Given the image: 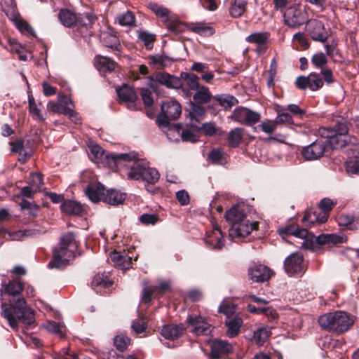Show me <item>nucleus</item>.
Listing matches in <instances>:
<instances>
[{"label":"nucleus","instance_id":"1","mask_svg":"<svg viewBox=\"0 0 359 359\" xmlns=\"http://www.w3.org/2000/svg\"><path fill=\"white\" fill-rule=\"evenodd\" d=\"M1 309V316L13 329H17L19 320L27 325H31L35 321L34 312L27 307L24 298H18L13 304L3 303Z\"/></svg>","mask_w":359,"mask_h":359},{"label":"nucleus","instance_id":"2","mask_svg":"<svg viewBox=\"0 0 359 359\" xmlns=\"http://www.w3.org/2000/svg\"><path fill=\"white\" fill-rule=\"evenodd\" d=\"M318 322L323 330L338 334L348 331L353 324L350 316L341 311L325 313Z\"/></svg>","mask_w":359,"mask_h":359},{"label":"nucleus","instance_id":"3","mask_svg":"<svg viewBox=\"0 0 359 359\" xmlns=\"http://www.w3.org/2000/svg\"><path fill=\"white\" fill-rule=\"evenodd\" d=\"M90 154L92 155L94 161H102L104 158L107 160V163L111 168H118V165L122 161H130L134 156L128 154H105L104 151L98 144H93L89 147Z\"/></svg>","mask_w":359,"mask_h":359},{"label":"nucleus","instance_id":"4","mask_svg":"<svg viewBox=\"0 0 359 359\" xmlns=\"http://www.w3.org/2000/svg\"><path fill=\"white\" fill-rule=\"evenodd\" d=\"M182 114L181 104L177 100H168L161 104V113L157 117L160 126H168L170 121L177 119Z\"/></svg>","mask_w":359,"mask_h":359},{"label":"nucleus","instance_id":"5","mask_svg":"<svg viewBox=\"0 0 359 359\" xmlns=\"http://www.w3.org/2000/svg\"><path fill=\"white\" fill-rule=\"evenodd\" d=\"M348 123L345 121L337 123V133L332 140H326L334 149L342 148L348 144H355L357 139L355 136L348 135Z\"/></svg>","mask_w":359,"mask_h":359},{"label":"nucleus","instance_id":"6","mask_svg":"<svg viewBox=\"0 0 359 359\" xmlns=\"http://www.w3.org/2000/svg\"><path fill=\"white\" fill-rule=\"evenodd\" d=\"M74 257V249L57 247L53 251V258L48 264L50 268L61 269L69 264Z\"/></svg>","mask_w":359,"mask_h":359},{"label":"nucleus","instance_id":"7","mask_svg":"<svg viewBox=\"0 0 359 359\" xmlns=\"http://www.w3.org/2000/svg\"><path fill=\"white\" fill-rule=\"evenodd\" d=\"M320 74L311 73L308 76H300L295 81L296 86L300 90L309 88L313 91L318 90L323 86L324 82Z\"/></svg>","mask_w":359,"mask_h":359},{"label":"nucleus","instance_id":"8","mask_svg":"<svg viewBox=\"0 0 359 359\" xmlns=\"http://www.w3.org/2000/svg\"><path fill=\"white\" fill-rule=\"evenodd\" d=\"M306 32L314 41L325 42L328 37V33L324 24L318 20L311 19L306 24Z\"/></svg>","mask_w":359,"mask_h":359},{"label":"nucleus","instance_id":"9","mask_svg":"<svg viewBox=\"0 0 359 359\" xmlns=\"http://www.w3.org/2000/svg\"><path fill=\"white\" fill-rule=\"evenodd\" d=\"M307 20V13L299 7H291L284 13V20L290 27H298Z\"/></svg>","mask_w":359,"mask_h":359},{"label":"nucleus","instance_id":"10","mask_svg":"<svg viewBox=\"0 0 359 359\" xmlns=\"http://www.w3.org/2000/svg\"><path fill=\"white\" fill-rule=\"evenodd\" d=\"M231 118L240 123L252 125L259 121L260 114L245 107H239L234 109Z\"/></svg>","mask_w":359,"mask_h":359},{"label":"nucleus","instance_id":"11","mask_svg":"<svg viewBox=\"0 0 359 359\" xmlns=\"http://www.w3.org/2000/svg\"><path fill=\"white\" fill-rule=\"evenodd\" d=\"M259 227L258 222H250L248 219H245L238 224H234L229 231V236L232 238H245L252 231L257 230Z\"/></svg>","mask_w":359,"mask_h":359},{"label":"nucleus","instance_id":"12","mask_svg":"<svg viewBox=\"0 0 359 359\" xmlns=\"http://www.w3.org/2000/svg\"><path fill=\"white\" fill-rule=\"evenodd\" d=\"M248 276L251 280L255 283H264L268 281L273 275V272L266 266L255 263L248 269Z\"/></svg>","mask_w":359,"mask_h":359},{"label":"nucleus","instance_id":"13","mask_svg":"<svg viewBox=\"0 0 359 359\" xmlns=\"http://www.w3.org/2000/svg\"><path fill=\"white\" fill-rule=\"evenodd\" d=\"M311 62L316 67L321 69L320 74L327 84L330 85L334 81L332 70L325 68L327 63V58L324 53H318L313 55Z\"/></svg>","mask_w":359,"mask_h":359},{"label":"nucleus","instance_id":"14","mask_svg":"<svg viewBox=\"0 0 359 359\" xmlns=\"http://www.w3.org/2000/svg\"><path fill=\"white\" fill-rule=\"evenodd\" d=\"M327 147L326 141H316L305 147L302 155L306 160H316L322 157Z\"/></svg>","mask_w":359,"mask_h":359},{"label":"nucleus","instance_id":"15","mask_svg":"<svg viewBox=\"0 0 359 359\" xmlns=\"http://www.w3.org/2000/svg\"><path fill=\"white\" fill-rule=\"evenodd\" d=\"M304 258L299 253H292L288 256L284 262V267L287 273L293 274L300 273L303 271Z\"/></svg>","mask_w":359,"mask_h":359},{"label":"nucleus","instance_id":"16","mask_svg":"<svg viewBox=\"0 0 359 359\" xmlns=\"http://www.w3.org/2000/svg\"><path fill=\"white\" fill-rule=\"evenodd\" d=\"M210 347V357L212 359H219L222 355L233 351L232 345L226 341L222 339L213 340L211 342Z\"/></svg>","mask_w":359,"mask_h":359},{"label":"nucleus","instance_id":"17","mask_svg":"<svg viewBox=\"0 0 359 359\" xmlns=\"http://www.w3.org/2000/svg\"><path fill=\"white\" fill-rule=\"evenodd\" d=\"M187 322L191 327V331L197 335L208 334L212 330L210 325L201 316L189 317Z\"/></svg>","mask_w":359,"mask_h":359},{"label":"nucleus","instance_id":"18","mask_svg":"<svg viewBox=\"0 0 359 359\" xmlns=\"http://www.w3.org/2000/svg\"><path fill=\"white\" fill-rule=\"evenodd\" d=\"M86 194L90 201L97 202L104 201L106 195L104 187L100 182H91L86 188Z\"/></svg>","mask_w":359,"mask_h":359},{"label":"nucleus","instance_id":"19","mask_svg":"<svg viewBox=\"0 0 359 359\" xmlns=\"http://www.w3.org/2000/svg\"><path fill=\"white\" fill-rule=\"evenodd\" d=\"M154 81L169 88H179L182 86V82L180 78L164 72L156 73Z\"/></svg>","mask_w":359,"mask_h":359},{"label":"nucleus","instance_id":"20","mask_svg":"<svg viewBox=\"0 0 359 359\" xmlns=\"http://www.w3.org/2000/svg\"><path fill=\"white\" fill-rule=\"evenodd\" d=\"M129 155L134 156L130 161H122L119 166H128L130 168V170L128 172V178L133 180H140L142 177V173L144 170V166L142 163L139 161H135L131 165H128L127 163H131L135 159V155L132 154H128Z\"/></svg>","mask_w":359,"mask_h":359},{"label":"nucleus","instance_id":"21","mask_svg":"<svg viewBox=\"0 0 359 359\" xmlns=\"http://www.w3.org/2000/svg\"><path fill=\"white\" fill-rule=\"evenodd\" d=\"M205 243L210 248L221 249L224 245L223 234L221 229L217 226L214 227L210 232L207 233Z\"/></svg>","mask_w":359,"mask_h":359},{"label":"nucleus","instance_id":"22","mask_svg":"<svg viewBox=\"0 0 359 359\" xmlns=\"http://www.w3.org/2000/svg\"><path fill=\"white\" fill-rule=\"evenodd\" d=\"M116 92L119 99L124 102H129L128 108L134 109V102L137 99V95L134 91V89L128 85H123L121 87L116 89Z\"/></svg>","mask_w":359,"mask_h":359},{"label":"nucleus","instance_id":"23","mask_svg":"<svg viewBox=\"0 0 359 359\" xmlns=\"http://www.w3.org/2000/svg\"><path fill=\"white\" fill-rule=\"evenodd\" d=\"M226 221L233 227L234 224H238L241 222L246 219L245 209L239 205L233 206L225 213Z\"/></svg>","mask_w":359,"mask_h":359},{"label":"nucleus","instance_id":"24","mask_svg":"<svg viewBox=\"0 0 359 359\" xmlns=\"http://www.w3.org/2000/svg\"><path fill=\"white\" fill-rule=\"evenodd\" d=\"M347 236L343 233H330V234H320L316 238V241L319 245L325 244H339L344 243L347 241Z\"/></svg>","mask_w":359,"mask_h":359},{"label":"nucleus","instance_id":"25","mask_svg":"<svg viewBox=\"0 0 359 359\" xmlns=\"http://www.w3.org/2000/svg\"><path fill=\"white\" fill-rule=\"evenodd\" d=\"M11 151L19 155L18 161L22 163H26L31 156V154L28 151L24 145V140L18 139L16 141L11 142Z\"/></svg>","mask_w":359,"mask_h":359},{"label":"nucleus","instance_id":"26","mask_svg":"<svg viewBox=\"0 0 359 359\" xmlns=\"http://www.w3.org/2000/svg\"><path fill=\"white\" fill-rule=\"evenodd\" d=\"M214 96L209 88L205 86H199L193 95V100L196 104H205L213 100Z\"/></svg>","mask_w":359,"mask_h":359},{"label":"nucleus","instance_id":"27","mask_svg":"<svg viewBox=\"0 0 359 359\" xmlns=\"http://www.w3.org/2000/svg\"><path fill=\"white\" fill-rule=\"evenodd\" d=\"M100 39L102 43L108 48L113 50H119L121 47L120 41L116 33L111 29L104 31L100 34Z\"/></svg>","mask_w":359,"mask_h":359},{"label":"nucleus","instance_id":"28","mask_svg":"<svg viewBox=\"0 0 359 359\" xmlns=\"http://www.w3.org/2000/svg\"><path fill=\"white\" fill-rule=\"evenodd\" d=\"M337 220L339 226H345L349 230L359 229V215L341 214Z\"/></svg>","mask_w":359,"mask_h":359},{"label":"nucleus","instance_id":"29","mask_svg":"<svg viewBox=\"0 0 359 359\" xmlns=\"http://www.w3.org/2000/svg\"><path fill=\"white\" fill-rule=\"evenodd\" d=\"M281 236L292 235L299 238H305L308 236V231L305 228H300L298 224H292L278 229Z\"/></svg>","mask_w":359,"mask_h":359},{"label":"nucleus","instance_id":"30","mask_svg":"<svg viewBox=\"0 0 359 359\" xmlns=\"http://www.w3.org/2000/svg\"><path fill=\"white\" fill-rule=\"evenodd\" d=\"M95 66L100 72H111L116 67V63L111 59L102 55H96L95 57Z\"/></svg>","mask_w":359,"mask_h":359},{"label":"nucleus","instance_id":"31","mask_svg":"<svg viewBox=\"0 0 359 359\" xmlns=\"http://www.w3.org/2000/svg\"><path fill=\"white\" fill-rule=\"evenodd\" d=\"M110 259L116 266L121 269H128L132 264V259L128 255L116 251L110 254Z\"/></svg>","mask_w":359,"mask_h":359},{"label":"nucleus","instance_id":"32","mask_svg":"<svg viewBox=\"0 0 359 359\" xmlns=\"http://www.w3.org/2000/svg\"><path fill=\"white\" fill-rule=\"evenodd\" d=\"M161 333L165 338L174 340L182 336L183 328L180 325H166L162 327Z\"/></svg>","mask_w":359,"mask_h":359},{"label":"nucleus","instance_id":"33","mask_svg":"<svg viewBox=\"0 0 359 359\" xmlns=\"http://www.w3.org/2000/svg\"><path fill=\"white\" fill-rule=\"evenodd\" d=\"M269 36L268 32H255L247 36L245 40L248 43L257 45L259 47L258 51L263 53L265 50H262V46L266 44Z\"/></svg>","mask_w":359,"mask_h":359},{"label":"nucleus","instance_id":"34","mask_svg":"<svg viewBox=\"0 0 359 359\" xmlns=\"http://www.w3.org/2000/svg\"><path fill=\"white\" fill-rule=\"evenodd\" d=\"M225 325L227 327V335L230 337H234L239 333L240 328L243 325V320L238 316H235L226 319Z\"/></svg>","mask_w":359,"mask_h":359},{"label":"nucleus","instance_id":"35","mask_svg":"<svg viewBox=\"0 0 359 359\" xmlns=\"http://www.w3.org/2000/svg\"><path fill=\"white\" fill-rule=\"evenodd\" d=\"M148 8L159 18L162 20L163 24H165L172 15L171 11L156 3H149Z\"/></svg>","mask_w":359,"mask_h":359},{"label":"nucleus","instance_id":"36","mask_svg":"<svg viewBox=\"0 0 359 359\" xmlns=\"http://www.w3.org/2000/svg\"><path fill=\"white\" fill-rule=\"evenodd\" d=\"M4 290L1 295L8 294L15 297L21 293L23 290V285L19 280H12L4 285Z\"/></svg>","mask_w":359,"mask_h":359},{"label":"nucleus","instance_id":"37","mask_svg":"<svg viewBox=\"0 0 359 359\" xmlns=\"http://www.w3.org/2000/svg\"><path fill=\"white\" fill-rule=\"evenodd\" d=\"M125 200V194L115 189L106 191V195L104 198V202L116 205L122 203Z\"/></svg>","mask_w":359,"mask_h":359},{"label":"nucleus","instance_id":"38","mask_svg":"<svg viewBox=\"0 0 359 359\" xmlns=\"http://www.w3.org/2000/svg\"><path fill=\"white\" fill-rule=\"evenodd\" d=\"M61 23L67 27L74 26L77 22V16L68 9H62L58 14Z\"/></svg>","mask_w":359,"mask_h":359},{"label":"nucleus","instance_id":"39","mask_svg":"<svg viewBox=\"0 0 359 359\" xmlns=\"http://www.w3.org/2000/svg\"><path fill=\"white\" fill-rule=\"evenodd\" d=\"M328 216L323 215L319 217L316 212L306 211L302 218V222L306 225L313 224L316 223L323 224L327 220Z\"/></svg>","mask_w":359,"mask_h":359},{"label":"nucleus","instance_id":"40","mask_svg":"<svg viewBox=\"0 0 359 359\" xmlns=\"http://www.w3.org/2000/svg\"><path fill=\"white\" fill-rule=\"evenodd\" d=\"M213 100L225 109H231L238 103V100L230 95H215L213 97Z\"/></svg>","mask_w":359,"mask_h":359},{"label":"nucleus","instance_id":"41","mask_svg":"<svg viewBox=\"0 0 359 359\" xmlns=\"http://www.w3.org/2000/svg\"><path fill=\"white\" fill-rule=\"evenodd\" d=\"M61 210L67 215H79L82 212V207L78 202L68 200L62 203Z\"/></svg>","mask_w":359,"mask_h":359},{"label":"nucleus","instance_id":"42","mask_svg":"<svg viewBox=\"0 0 359 359\" xmlns=\"http://www.w3.org/2000/svg\"><path fill=\"white\" fill-rule=\"evenodd\" d=\"M113 282L109 278L106 273H97L93 278L91 282L92 287L107 288L110 287Z\"/></svg>","mask_w":359,"mask_h":359},{"label":"nucleus","instance_id":"43","mask_svg":"<svg viewBox=\"0 0 359 359\" xmlns=\"http://www.w3.org/2000/svg\"><path fill=\"white\" fill-rule=\"evenodd\" d=\"M247 4V0H233L229 9L231 15L233 18L243 15L246 11Z\"/></svg>","mask_w":359,"mask_h":359},{"label":"nucleus","instance_id":"44","mask_svg":"<svg viewBox=\"0 0 359 359\" xmlns=\"http://www.w3.org/2000/svg\"><path fill=\"white\" fill-rule=\"evenodd\" d=\"M181 81H184V85L187 86L190 90H195L199 86V77L194 74H189L187 72L181 73Z\"/></svg>","mask_w":359,"mask_h":359},{"label":"nucleus","instance_id":"45","mask_svg":"<svg viewBox=\"0 0 359 359\" xmlns=\"http://www.w3.org/2000/svg\"><path fill=\"white\" fill-rule=\"evenodd\" d=\"M201 105L202 104H196L195 102L191 104V111L189 114L191 117L190 126L194 128H198V126L194 123V121L198 122V120L197 118L201 117L205 114V109Z\"/></svg>","mask_w":359,"mask_h":359},{"label":"nucleus","instance_id":"46","mask_svg":"<svg viewBox=\"0 0 359 359\" xmlns=\"http://www.w3.org/2000/svg\"><path fill=\"white\" fill-rule=\"evenodd\" d=\"M159 178L160 174L156 169L144 166V170L143 171L142 177L140 180L149 184H155L158 181Z\"/></svg>","mask_w":359,"mask_h":359},{"label":"nucleus","instance_id":"47","mask_svg":"<svg viewBox=\"0 0 359 359\" xmlns=\"http://www.w3.org/2000/svg\"><path fill=\"white\" fill-rule=\"evenodd\" d=\"M244 130L241 128H236L231 130L228 134V142L231 147H237L240 144Z\"/></svg>","mask_w":359,"mask_h":359},{"label":"nucleus","instance_id":"48","mask_svg":"<svg viewBox=\"0 0 359 359\" xmlns=\"http://www.w3.org/2000/svg\"><path fill=\"white\" fill-rule=\"evenodd\" d=\"M271 335V330L266 327L258 328L253 334V339L259 346H262Z\"/></svg>","mask_w":359,"mask_h":359},{"label":"nucleus","instance_id":"49","mask_svg":"<svg viewBox=\"0 0 359 359\" xmlns=\"http://www.w3.org/2000/svg\"><path fill=\"white\" fill-rule=\"evenodd\" d=\"M164 25L170 31L175 34L183 32L186 28V26L172 15Z\"/></svg>","mask_w":359,"mask_h":359},{"label":"nucleus","instance_id":"50","mask_svg":"<svg viewBox=\"0 0 359 359\" xmlns=\"http://www.w3.org/2000/svg\"><path fill=\"white\" fill-rule=\"evenodd\" d=\"M48 108L53 113L65 114L67 116H72V108L70 107H65L62 104L50 102L48 104Z\"/></svg>","mask_w":359,"mask_h":359},{"label":"nucleus","instance_id":"51","mask_svg":"<svg viewBox=\"0 0 359 359\" xmlns=\"http://www.w3.org/2000/svg\"><path fill=\"white\" fill-rule=\"evenodd\" d=\"M149 60V64L156 66L157 69H163L170 63L168 57L159 55L151 56Z\"/></svg>","mask_w":359,"mask_h":359},{"label":"nucleus","instance_id":"52","mask_svg":"<svg viewBox=\"0 0 359 359\" xmlns=\"http://www.w3.org/2000/svg\"><path fill=\"white\" fill-rule=\"evenodd\" d=\"M29 101V113L32 115L33 118L39 121H42L44 120L42 114H41L40 110L37 108V104L35 102L34 97L32 95H29L28 97Z\"/></svg>","mask_w":359,"mask_h":359},{"label":"nucleus","instance_id":"53","mask_svg":"<svg viewBox=\"0 0 359 359\" xmlns=\"http://www.w3.org/2000/svg\"><path fill=\"white\" fill-rule=\"evenodd\" d=\"M58 246L74 249V250L76 245L74 233L72 232H68L64 234L60 238V241Z\"/></svg>","mask_w":359,"mask_h":359},{"label":"nucleus","instance_id":"54","mask_svg":"<svg viewBox=\"0 0 359 359\" xmlns=\"http://www.w3.org/2000/svg\"><path fill=\"white\" fill-rule=\"evenodd\" d=\"M193 32L203 36H210L215 33V30L212 27L196 25L189 27Z\"/></svg>","mask_w":359,"mask_h":359},{"label":"nucleus","instance_id":"55","mask_svg":"<svg viewBox=\"0 0 359 359\" xmlns=\"http://www.w3.org/2000/svg\"><path fill=\"white\" fill-rule=\"evenodd\" d=\"M130 344V339L124 335H118L114 338V344L121 352L127 349Z\"/></svg>","mask_w":359,"mask_h":359},{"label":"nucleus","instance_id":"56","mask_svg":"<svg viewBox=\"0 0 359 359\" xmlns=\"http://www.w3.org/2000/svg\"><path fill=\"white\" fill-rule=\"evenodd\" d=\"M95 17L91 13H85L82 14H79L77 16V22L78 25L83 27H89L90 26L95 20Z\"/></svg>","mask_w":359,"mask_h":359},{"label":"nucleus","instance_id":"57","mask_svg":"<svg viewBox=\"0 0 359 359\" xmlns=\"http://www.w3.org/2000/svg\"><path fill=\"white\" fill-rule=\"evenodd\" d=\"M46 329L53 333L57 334L60 337L65 334V328L63 325L54 321H48L45 325Z\"/></svg>","mask_w":359,"mask_h":359},{"label":"nucleus","instance_id":"58","mask_svg":"<svg viewBox=\"0 0 359 359\" xmlns=\"http://www.w3.org/2000/svg\"><path fill=\"white\" fill-rule=\"evenodd\" d=\"M208 158L213 163H219L225 158V154L221 149H213L208 155Z\"/></svg>","mask_w":359,"mask_h":359},{"label":"nucleus","instance_id":"59","mask_svg":"<svg viewBox=\"0 0 359 359\" xmlns=\"http://www.w3.org/2000/svg\"><path fill=\"white\" fill-rule=\"evenodd\" d=\"M10 46V51L13 53L17 54L18 55V58L20 60L25 61L27 60V56L26 55L25 48H22L19 43L15 41H11Z\"/></svg>","mask_w":359,"mask_h":359},{"label":"nucleus","instance_id":"60","mask_svg":"<svg viewBox=\"0 0 359 359\" xmlns=\"http://www.w3.org/2000/svg\"><path fill=\"white\" fill-rule=\"evenodd\" d=\"M336 133L337 124L334 128L328 126H323L319 128L318 130V135L320 137L327 139V140H332V138H333L334 135H336Z\"/></svg>","mask_w":359,"mask_h":359},{"label":"nucleus","instance_id":"61","mask_svg":"<svg viewBox=\"0 0 359 359\" xmlns=\"http://www.w3.org/2000/svg\"><path fill=\"white\" fill-rule=\"evenodd\" d=\"M118 22L121 25L131 26L135 24V18L130 11H127L118 16Z\"/></svg>","mask_w":359,"mask_h":359},{"label":"nucleus","instance_id":"62","mask_svg":"<svg viewBox=\"0 0 359 359\" xmlns=\"http://www.w3.org/2000/svg\"><path fill=\"white\" fill-rule=\"evenodd\" d=\"M197 129L201 130L206 136H213L218 132V129L217 128L215 123L212 122L203 123L201 128L198 127Z\"/></svg>","mask_w":359,"mask_h":359},{"label":"nucleus","instance_id":"63","mask_svg":"<svg viewBox=\"0 0 359 359\" xmlns=\"http://www.w3.org/2000/svg\"><path fill=\"white\" fill-rule=\"evenodd\" d=\"M335 205L336 202L333 201L330 198H325L320 201L318 206L323 212V215H327L328 216L329 212L332 210Z\"/></svg>","mask_w":359,"mask_h":359},{"label":"nucleus","instance_id":"64","mask_svg":"<svg viewBox=\"0 0 359 359\" xmlns=\"http://www.w3.org/2000/svg\"><path fill=\"white\" fill-rule=\"evenodd\" d=\"M157 292L156 286L144 287L142 290V299L145 303H150L153 299V295Z\"/></svg>","mask_w":359,"mask_h":359}]
</instances>
